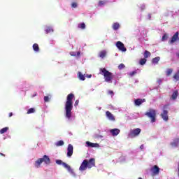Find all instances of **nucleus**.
Returning <instances> with one entry per match:
<instances>
[{"label": "nucleus", "mask_w": 179, "mask_h": 179, "mask_svg": "<svg viewBox=\"0 0 179 179\" xmlns=\"http://www.w3.org/2000/svg\"><path fill=\"white\" fill-rule=\"evenodd\" d=\"M73 99H75V94L73 93L69 94L66 97L65 103V117L68 120H71L72 117V110L73 108Z\"/></svg>", "instance_id": "obj_1"}, {"label": "nucleus", "mask_w": 179, "mask_h": 179, "mask_svg": "<svg viewBox=\"0 0 179 179\" xmlns=\"http://www.w3.org/2000/svg\"><path fill=\"white\" fill-rule=\"evenodd\" d=\"M92 167H96V159L94 158H91L89 159H85L80 168V171H85L87 169H92Z\"/></svg>", "instance_id": "obj_2"}, {"label": "nucleus", "mask_w": 179, "mask_h": 179, "mask_svg": "<svg viewBox=\"0 0 179 179\" xmlns=\"http://www.w3.org/2000/svg\"><path fill=\"white\" fill-rule=\"evenodd\" d=\"M100 72H101V75L104 77L105 82L108 83H113V80L114 79V75L113 73L108 71L106 68L100 69Z\"/></svg>", "instance_id": "obj_3"}, {"label": "nucleus", "mask_w": 179, "mask_h": 179, "mask_svg": "<svg viewBox=\"0 0 179 179\" xmlns=\"http://www.w3.org/2000/svg\"><path fill=\"white\" fill-rule=\"evenodd\" d=\"M44 162L45 164H50L51 163V159L48 155H44L42 158L38 159L35 162V167L38 169V167L41 166V163H44Z\"/></svg>", "instance_id": "obj_4"}, {"label": "nucleus", "mask_w": 179, "mask_h": 179, "mask_svg": "<svg viewBox=\"0 0 179 179\" xmlns=\"http://www.w3.org/2000/svg\"><path fill=\"white\" fill-rule=\"evenodd\" d=\"M145 115L150 118L151 122H156V110L150 109L146 113Z\"/></svg>", "instance_id": "obj_5"}, {"label": "nucleus", "mask_w": 179, "mask_h": 179, "mask_svg": "<svg viewBox=\"0 0 179 179\" xmlns=\"http://www.w3.org/2000/svg\"><path fill=\"white\" fill-rule=\"evenodd\" d=\"M56 164H59V166H61V164H62V166L64 167V169H66L68 170V171L69 173H71V174H75V172L73 171V169H72V168H71V166H69L66 163L62 162V160L57 159Z\"/></svg>", "instance_id": "obj_6"}, {"label": "nucleus", "mask_w": 179, "mask_h": 179, "mask_svg": "<svg viewBox=\"0 0 179 179\" xmlns=\"http://www.w3.org/2000/svg\"><path fill=\"white\" fill-rule=\"evenodd\" d=\"M168 108L169 105L164 106L163 113H161V117L164 121H169V111L167 110Z\"/></svg>", "instance_id": "obj_7"}, {"label": "nucleus", "mask_w": 179, "mask_h": 179, "mask_svg": "<svg viewBox=\"0 0 179 179\" xmlns=\"http://www.w3.org/2000/svg\"><path fill=\"white\" fill-rule=\"evenodd\" d=\"M141 130L139 128L133 129L130 131L129 136H130V138H135L136 136H138V135H139V134H141Z\"/></svg>", "instance_id": "obj_8"}, {"label": "nucleus", "mask_w": 179, "mask_h": 179, "mask_svg": "<svg viewBox=\"0 0 179 179\" xmlns=\"http://www.w3.org/2000/svg\"><path fill=\"white\" fill-rule=\"evenodd\" d=\"M116 47L118 48V50H120V51H122L123 52H125V51H127L125 45L121 41H117L116 43Z\"/></svg>", "instance_id": "obj_9"}, {"label": "nucleus", "mask_w": 179, "mask_h": 179, "mask_svg": "<svg viewBox=\"0 0 179 179\" xmlns=\"http://www.w3.org/2000/svg\"><path fill=\"white\" fill-rule=\"evenodd\" d=\"M150 171L152 172V176H157L159 175V173H160V168L157 165H155L151 168Z\"/></svg>", "instance_id": "obj_10"}, {"label": "nucleus", "mask_w": 179, "mask_h": 179, "mask_svg": "<svg viewBox=\"0 0 179 179\" xmlns=\"http://www.w3.org/2000/svg\"><path fill=\"white\" fill-rule=\"evenodd\" d=\"M179 33L178 31H176L174 35L172 36L171 41H169V44H174V43H176V41H177V40H178L179 41Z\"/></svg>", "instance_id": "obj_11"}, {"label": "nucleus", "mask_w": 179, "mask_h": 179, "mask_svg": "<svg viewBox=\"0 0 179 179\" xmlns=\"http://www.w3.org/2000/svg\"><path fill=\"white\" fill-rule=\"evenodd\" d=\"M73 155V145L72 144H69L67 148V156L71 157Z\"/></svg>", "instance_id": "obj_12"}, {"label": "nucleus", "mask_w": 179, "mask_h": 179, "mask_svg": "<svg viewBox=\"0 0 179 179\" xmlns=\"http://www.w3.org/2000/svg\"><path fill=\"white\" fill-rule=\"evenodd\" d=\"M106 115L107 117V118H108V120L110 121H115V117H114V115H113V113H111L110 111H106Z\"/></svg>", "instance_id": "obj_13"}, {"label": "nucleus", "mask_w": 179, "mask_h": 179, "mask_svg": "<svg viewBox=\"0 0 179 179\" xmlns=\"http://www.w3.org/2000/svg\"><path fill=\"white\" fill-rule=\"evenodd\" d=\"M110 132L113 136H117V135L120 134V131L119 129H110Z\"/></svg>", "instance_id": "obj_14"}, {"label": "nucleus", "mask_w": 179, "mask_h": 179, "mask_svg": "<svg viewBox=\"0 0 179 179\" xmlns=\"http://www.w3.org/2000/svg\"><path fill=\"white\" fill-rule=\"evenodd\" d=\"M145 101H146L145 99H137L134 101V104L135 106H141V104Z\"/></svg>", "instance_id": "obj_15"}, {"label": "nucleus", "mask_w": 179, "mask_h": 179, "mask_svg": "<svg viewBox=\"0 0 179 179\" xmlns=\"http://www.w3.org/2000/svg\"><path fill=\"white\" fill-rule=\"evenodd\" d=\"M178 143L179 138H176L173 141V142L171 143V145L172 146V148H177V146H178Z\"/></svg>", "instance_id": "obj_16"}, {"label": "nucleus", "mask_w": 179, "mask_h": 179, "mask_svg": "<svg viewBox=\"0 0 179 179\" xmlns=\"http://www.w3.org/2000/svg\"><path fill=\"white\" fill-rule=\"evenodd\" d=\"M86 145L89 147V148H96V146H99V144L97 143H94L90 141H87L86 142Z\"/></svg>", "instance_id": "obj_17"}, {"label": "nucleus", "mask_w": 179, "mask_h": 179, "mask_svg": "<svg viewBox=\"0 0 179 179\" xmlns=\"http://www.w3.org/2000/svg\"><path fill=\"white\" fill-rule=\"evenodd\" d=\"M178 96V91L176 90L172 94L171 99H172V100H176V99H177Z\"/></svg>", "instance_id": "obj_18"}, {"label": "nucleus", "mask_w": 179, "mask_h": 179, "mask_svg": "<svg viewBox=\"0 0 179 179\" xmlns=\"http://www.w3.org/2000/svg\"><path fill=\"white\" fill-rule=\"evenodd\" d=\"M112 28L113 30H118L120 29V23L118 22H115L112 25Z\"/></svg>", "instance_id": "obj_19"}, {"label": "nucleus", "mask_w": 179, "mask_h": 179, "mask_svg": "<svg viewBox=\"0 0 179 179\" xmlns=\"http://www.w3.org/2000/svg\"><path fill=\"white\" fill-rule=\"evenodd\" d=\"M33 50L35 51V52H38V51H40V48L38 47V44L34 43L33 45Z\"/></svg>", "instance_id": "obj_20"}, {"label": "nucleus", "mask_w": 179, "mask_h": 179, "mask_svg": "<svg viewBox=\"0 0 179 179\" xmlns=\"http://www.w3.org/2000/svg\"><path fill=\"white\" fill-rule=\"evenodd\" d=\"M106 55H107V52H106V50H102L99 52V57H100V58H104L106 57Z\"/></svg>", "instance_id": "obj_21"}, {"label": "nucleus", "mask_w": 179, "mask_h": 179, "mask_svg": "<svg viewBox=\"0 0 179 179\" xmlns=\"http://www.w3.org/2000/svg\"><path fill=\"white\" fill-rule=\"evenodd\" d=\"M150 55H152V53H150V52L148 51V50H145L144 52V58H149V57H150Z\"/></svg>", "instance_id": "obj_22"}, {"label": "nucleus", "mask_w": 179, "mask_h": 179, "mask_svg": "<svg viewBox=\"0 0 179 179\" xmlns=\"http://www.w3.org/2000/svg\"><path fill=\"white\" fill-rule=\"evenodd\" d=\"M159 61H160V57H157L152 59V64H158Z\"/></svg>", "instance_id": "obj_23"}, {"label": "nucleus", "mask_w": 179, "mask_h": 179, "mask_svg": "<svg viewBox=\"0 0 179 179\" xmlns=\"http://www.w3.org/2000/svg\"><path fill=\"white\" fill-rule=\"evenodd\" d=\"M34 113H36V109H34V108H31L27 110V114H33Z\"/></svg>", "instance_id": "obj_24"}, {"label": "nucleus", "mask_w": 179, "mask_h": 179, "mask_svg": "<svg viewBox=\"0 0 179 179\" xmlns=\"http://www.w3.org/2000/svg\"><path fill=\"white\" fill-rule=\"evenodd\" d=\"M8 129H9V127H4L0 130V134L2 135L5 134V132H8Z\"/></svg>", "instance_id": "obj_25"}, {"label": "nucleus", "mask_w": 179, "mask_h": 179, "mask_svg": "<svg viewBox=\"0 0 179 179\" xmlns=\"http://www.w3.org/2000/svg\"><path fill=\"white\" fill-rule=\"evenodd\" d=\"M78 78H79L80 80H85V79H86L85 78V76L83 74H82L81 72H78Z\"/></svg>", "instance_id": "obj_26"}, {"label": "nucleus", "mask_w": 179, "mask_h": 179, "mask_svg": "<svg viewBox=\"0 0 179 179\" xmlns=\"http://www.w3.org/2000/svg\"><path fill=\"white\" fill-rule=\"evenodd\" d=\"M56 146H64V141H57L56 143H55Z\"/></svg>", "instance_id": "obj_27"}, {"label": "nucleus", "mask_w": 179, "mask_h": 179, "mask_svg": "<svg viewBox=\"0 0 179 179\" xmlns=\"http://www.w3.org/2000/svg\"><path fill=\"white\" fill-rule=\"evenodd\" d=\"M78 28L82 29L83 30V29H86V24L84 22L80 23L78 24Z\"/></svg>", "instance_id": "obj_28"}, {"label": "nucleus", "mask_w": 179, "mask_h": 179, "mask_svg": "<svg viewBox=\"0 0 179 179\" xmlns=\"http://www.w3.org/2000/svg\"><path fill=\"white\" fill-rule=\"evenodd\" d=\"M146 61L147 59L145 57L143 59H141L139 61L140 65H145V64H146Z\"/></svg>", "instance_id": "obj_29"}, {"label": "nucleus", "mask_w": 179, "mask_h": 179, "mask_svg": "<svg viewBox=\"0 0 179 179\" xmlns=\"http://www.w3.org/2000/svg\"><path fill=\"white\" fill-rule=\"evenodd\" d=\"M173 79H175V80H179V70L173 76Z\"/></svg>", "instance_id": "obj_30"}, {"label": "nucleus", "mask_w": 179, "mask_h": 179, "mask_svg": "<svg viewBox=\"0 0 179 179\" xmlns=\"http://www.w3.org/2000/svg\"><path fill=\"white\" fill-rule=\"evenodd\" d=\"M173 73V69H168L166 71V76H170Z\"/></svg>", "instance_id": "obj_31"}, {"label": "nucleus", "mask_w": 179, "mask_h": 179, "mask_svg": "<svg viewBox=\"0 0 179 179\" xmlns=\"http://www.w3.org/2000/svg\"><path fill=\"white\" fill-rule=\"evenodd\" d=\"M54 31V29L51 27H48L45 30L46 34H48V33H52Z\"/></svg>", "instance_id": "obj_32"}, {"label": "nucleus", "mask_w": 179, "mask_h": 179, "mask_svg": "<svg viewBox=\"0 0 179 179\" xmlns=\"http://www.w3.org/2000/svg\"><path fill=\"white\" fill-rule=\"evenodd\" d=\"M71 8L72 9H75L76 8H78V3L76 2H73L71 3Z\"/></svg>", "instance_id": "obj_33"}, {"label": "nucleus", "mask_w": 179, "mask_h": 179, "mask_svg": "<svg viewBox=\"0 0 179 179\" xmlns=\"http://www.w3.org/2000/svg\"><path fill=\"white\" fill-rule=\"evenodd\" d=\"M168 38H169V36L164 34V36H162V41H166V40H167Z\"/></svg>", "instance_id": "obj_34"}, {"label": "nucleus", "mask_w": 179, "mask_h": 179, "mask_svg": "<svg viewBox=\"0 0 179 179\" xmlns=\"http://www.w3.org/2000/svg\"><path fill=\"white\" fill-rule=\"evenodd\" d=\"M48 101H50V98L48 97V96H44V102L47 103Z\"/></svg>", "instance_id": "obj_35"}, {"label": "nucleus", "mask_w": 179, "mask_h": 179, "mask_svg": "<svg viewBox=\"0 0 179 179\" xmlns=\"http://www.w3.org/2000/svg\"><path fill=\"white\" fill-rule=\"evenodd\" d=\"M124 68H125V65H124V64H120L118 66V69H124Z\"/></svg>", "instance_id": "obj_36"}, {"label": "nucleus", "mask_w": 179, "mask_h": 179, "mask_svg": "<svg viewBox=\"0 0 179 179\" xmlns=\"http://www.w3.org/2000/svg\"><path fill=\"white\" fill-rule=\"evenodd\" d=\"M129 76H134V75H136V71L130 72V73H129Z\"/></svg>", "instance_id": "obj_37"}, {"label": "nucleus", "mask_w": 179, "mask_h": 179, "mask_svg": "<svg viewBox=\"0 0 179 179\" xmlns=\"http://www.w3.org/2000/svg\"><path fill=\"white\" fill-rule=\"evenodd\" d=\"M75 107H77V106H79V100H76L74 103Z\"/></svg>", "instance_id": "obj_38"}, {"label": "nucleus", "mask_w": 179, "mask_h": 179, "mask_svg": "<svg viewBox=\"0 0 179 179\" xmlns=\"http://www.w3.org/2000/svg\"><path fill=\"white\" fill-rule=\"evenodd\" d=\"M108 94H110V96H114V92L109 90L108 91Z\"/></svg>", "instance_id": "obj_39"}, {"label": "nucleus", "mask_w": 179, "mask_h": 179, "mask_svg": "<svg viewBox=\"0 0 179 179\" xmlns=\"http://www.w3.org/2000/svg\"><path fill=\"white\" fill-rule=\"evenodd\" d=\"M99 5L100 6H101V5H104V1H100L99 2Z\"/></svg>", "instance_id": "obj_40"}, {"label": "nucleus", "mask_w": 179, "mask_h": 179, "mask_svg": "<svg viewBox=\"0 0 179 179\" xmlns=\"http://www.w3.org/2000/svg\"><path fill=\"white\" fill-rule=\"evenodd\" d=\"M157 82H158L159 84H160V83H162V80L161 79H158Z\"/></svg>", "instance_id": "obj_41"}, {"label": "nucleus", "mask_w": 179, "mask_h": 179, "mask_svg": "<svg viewBox=\"0 0 179 179\" xmlns=\"http://www.w3.org/2000/svg\"><path fill=\"white\" fill-rule=\"evenodd\" d=\"M13 115V113H10L8 115L9 117H12Z\"/></svg>", "instance_id": "obj_42"}, {"label": "nucleus", "mask_w": 179, "mask_h": 179, "mask_svg": "<svg viewBox=\"0 0 179 179\" xmlns=\"http://www.w3.org/2000/svg\"><path fill=\"white\" fill-rule=\"evenodd\" d=\"M140 149H143V145H141L140 146Z\"/></svg>", "instance_id": "obj_43"}, {"label": "nucleus", "mask_w": 179, "mask_h": 179, "mask_svg": "<svg viewBox=\"0 0 179 179\" xmlns=\"http://www.w3.org/2000/svg\"><path fill=\"white\" fill-rule=\"evenodd\" d=\"M77 55H78V56L80 55V52H78Z\"/></svg>", "instance_id": "obj_44"}, {"label": "nucleus", "mask_w": 179, "mask_h": 179, "mask_svg": "<svg viewBox=\"0 0 179 179\" xmlns=\"http://www.w3.org/2000/svg\"><path fill=\"white\" fill-rule=\"evenodd\" d=\"M87 78H92V75L87 76Z\"/></svg>", "instance_id": "obj_45"}, {"label": "nucleus", "mask_w": 179, "mask_h": 179, "mask_svg": "<svg viewBox=\"0 0 179 179\" xmlns=\"http://www.w3.org/2000/svg\"><path fill=\"white\" fill-rule=\"evenodd\" d=\"M1 156H5V155L0 153Z\"/></svg>", "instance_id": "obj_46"}, {"label": "nucleus", "mask_w": 179, "mask_h": 179, "mask_svg": "<svg viewBox=\"0 0 179 179\" xmlns=\"http://www.w3.org/2000/svg\"><path fill=\"white\" fill-rule=\"evenodd\" d=\"M176 55H177V57H178V58H179V53H177Z\"/></svg>", "instance_id": "obj_47"}, {"label": "nucleus", "mask_w": 179, "mask_h": 179, "mask_svg": "<svg viewBox=\"0 0 179 179\" xmlns=\"http://www.w3.org/2000/svg\"><path fill=\"white\" fill-rule=\"evenodd\" d=\"M37 95V93H35L34 95H33V97H34V96H36Z\"/></svg>", "instance_id": "obj_48"}, {"label": "nucleus", "mask_w": 179, "mask_h": 179, "mask_svg": "<svg viewBox=\"0 0 179 179\" xmlns=\"http://www.w3.org/2000/svg\"><path fill=\"white\" fill-rule=\"evenodd\" d=\"M138 179H142V178H138Z\"/></svg>", "instance_id": "obj_49"}]
</instances>
